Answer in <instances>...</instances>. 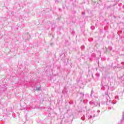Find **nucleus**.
<instances>
[{"instance_id": "nucleus-1", "label": "nucleus", "mask_w": 124, "mask_h": 124, "mask_svg": "<svg viewBox=\"0 0 124 124\" xmlns=\"http://www.w3.org/2000/svg\"><path fill=\"white\" fill-rule=\"evenodd\" d=\"M37 91H41V88L40 87H39L37 88Z\"/></svg>"}]
</instances>
